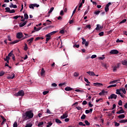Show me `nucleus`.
<instances>
[{
	"label": "nucleus",
	"mask_w": 127,
	"mask_h": 127,
	"mask_svg": "<svg viewBox=\"0 0 127 127\" xmlns=\"http://www.w3.org/2000/svg\"><path fill=\"white\" fill-rule=\"evenodd\" d=\"M87 74H88L89 76H96V74H95V72L94 71H87L86 72Z\"/></svg>",
	"instance_id": "obj_10"
},
{
	"label": "nucleus",
	"mask_w": 127,
	"mask_h": 127,
	"mask_svg": "<svg viewBox=\"0 0 127 127\" xmlns=\"http://www.w3.org/2000/svg\"><path fill=\"white\" fill-rule=\"evenodd\" d=\"M84 81L85 82H86L87 84H90V83H91L89 81L88 79L86 78V77H84Z\"/></svg>",
	"instance_id": "obj_50"
},
{
	"label": "nucleus",
	"mask_w": 127,
	"mask_h": 127,
	"mask_svg": "<svg viewBox=\"0 0 127 127\" xmlns=\"http://www.w3.org/2000/svg\"><path fill=\"white\" fill-rule=\"evenodd\" d=\"M3 75H4V72L3 71L0 72V77L3 76Z\"/></svg>",
	"instance_id": "obj_59"
},
{
	"label": "nucleus",
	"mask_w": 127,
	"mask_h": 127,
	"mask_svg": "<svg viewBox=\"0 0 127 127\" xmlns=\"http://www.w3.org/2000/svg\"><path fill=\"white\" fill-rule=\"evenodd\" d=\"M97 57V55H93L91 57V58L92 59H94V58H96Z\"/></svg>",
	"instance_id": "obj_61"
},
{
	"label": "nucleus",
	"mask_w": 127,
	"mask_h": 127,
	"mask_svg": "<svg viewBox=\"0 0 127 127\" xmlns=\"http://www.w3.org/2000/svg\"><path fill=\"white\" fill-rule=\"evenodd\" d=\"M122 64L121 63H118L117 64V65H115L113 68V71L115 72V71H117V69H119L120 67H121V65Z\"/></svg>",
	"instance_id": "obj_6"
},
{
	"label": "nucleus",
	"mask_w": 127,
	"mask_h": 127,
	"mask_svg": "<svg viewBox=\"0 0 127 127\" xmlns=\"http://www.w3.org/2000/svg\"><path fill=\"white\" fill-rule=\"evenodd\" d=\"M86 119V115L85 114H83L81 117V120H85Z\"/></svg>",
	"instance_id": "obj_43"
},
{
	"label": "nucleus",
	"mask_w": 127,
	"mask_h": 127,
	"mask_svg": "<svg viewBox=\"0 0 127 127\" xmlns=\"http://www.w3.org/2000/svg\"><path fill=\"white\" fill-rule=\"evenodd\" d=\"M45 73V70H44V68H42L41 72V75L43 76V74Z\"/></svg>",
	"instance_id": "obj_30"
},
{
	"label": "nucleus",
	"mask_w": 127,
	"mask_h": 127,
	"mask_svg": "<svg viewBox=\"0 0 127 127\" xmlns=\"http://www.w3.org/2000/svg\"><path fill=\"white\" fill-rule=\"evenodd\" d=\"M15 77V74L14 73H12V76H8L7 77V79H13Z\"/></svg>",
	"instance_id": "obj_19"
},
{
	"label": "nucleus",
	"mask_w": 127,
	"mask_h": 127,
	"mask_svg": "<svg viewBox=\"0 0 127 127\" xmlns=\"http://www.w3.org/2000/svg\"><path fill=\"white\" fill-rule=\"evenodd\" d=\"M88 106H89V107L90 108H92V107L94 106V105L91 104V102H89L88 103Z\"/></svg>",
	"instance_id": "obj_54"
},
{
	"label": "nucleus",
	"mask_w": 127,
	"mask_h": 127,
	"mask_svg": "<svg viewBox=\"0 0 127 127\" xmlns=\"http://www.w3.org/2000/svg\"><path fill=\"white\" fill-rule=\"evenodd\" d=\"M65 91H72V90H73V88L69 87V86H67L66 87L65 89H64Z\"/></svg>",
	"instance_id": "obj_20"
},
{
	"label": "nucleus",
	"mask_w": 127,
	"mask_h": 127,
	"mask_svg": "<svg viewBox=\"0 0 127 127\" xmlns=\"http://www.w3.org/2000/svg\"><path fill=\"white\" fill-rule=\"evenodd\" d=\"M48 93H49V91H45L43 92V94L45 95H47V94H48Z\"/></svg>",
	"instance_id": "obj_51"
},
{
	"label": "nucleus",
	"mask_w": 127,
	"mask_h": 127,
	"mask_svg": "<svg viewBox=\"0 0 127 127\" xmlns=\"http://www.w3.org/2000/svg\"><path fill=\"white\" fill-rule=\"evenodd\" d=\"M115 87H117V84H113V85H109L107 87V88L110 89V88H113Z\"/></svg>",
	"instance_id": "obj_25"
},
{
	"label": "nucleus",
	"mask_w": 127,
	"mask_h": 127,
	"mask_svg": "<svg viewBox=\"0 0 127 127\" xmlns=\"http://www.w3.org/2000/svg\"><path fill=\"white\" fill-rule=\"evenodd\" d=\"M78 125L79 126H81L82 127H86V125L83 124V122H79Z\"/></svg>",
	"instance_id": "obj_34"
},
{
	"label": "nucleus",
	"mask_w": 127,
	"mask_h": 127,
	"mask_svg": "<svg viewBox=\"0 0 127 127\" xmlns=\"http://www.w3.org/2000/svg\"><path fill=\"white\" fill-rule=\"evenodd\" d=\"M100 12H101V11H100V10H98V11H96L94 12V14H99L100 13Z\"/></svg>",
	"instance_id": "obj_64"
},
{
	"label": "nucleus",
	"mask_w": 127,
	"mask_h": 127,
	"mask_svg": "<svg viewBox=\"0 0 127 127\" xmlns=\"http://www.w3.org/2000/svg\"><path fill=\"white\" fill-rule=\"evenodd\" d=\"M44 124V123L43 122H40L38 125V127H41V126H43Z\"/></svg>",
	"instance_id": "obj_39"
},
{
	"label": "nucleus",
	"mask_w": 127,
	"mask_h": 127,
	"mask_svg": "<svg viewBox=\"0 0 127 127\" xmlns=\"http://www.w3.org/2000/svg\"><path fill=\"white\" fill-rule=\"evenodd\" d=\"M99 36H104V32H101L98 34Z\"/></svg>",
	"instance_id": "obj_58"
},
{
	"label": "nucleus",
	"mask_w": 127,
	"mask_h": 127,
	"mask_svg": "<svg viewBox=\"0 0 127 127\" xmlns=\"http://www.w3.org/2000/svg\"><path fill=\"white\" fill-rule=\"evenodd\" d=\"M81 39L82 40V44H85V43H86V39H84V38H82Z\"/></svg>",
	"instance_id": "obj_40"
},
{
	"label": "nucleus",
	"mask_w": 127,
	"mask_h": 127,
	"mask_svg": "<svg viewBox=\"0 0 127 127\" xmlns=\"http://www.w3.org/2000/svg\"><path fill=\"white\" fill-rule=\"evenodd\" d=\"M16 37L18 39H20L23 37V34L22 32H19L16 34Z\"/></svg>",
	"instance_id": "obj_4"
},
{
	"label": "nucleus",
	"mask_w": 127,
	"mask_h": 127,
	"mask_svg": "<svg viewBox=\"0 0 127 127\" xmlns=\"http://www.w3.org/2000/svg\"><path fill=\"white\" fill-rule=\"evenodd\" d=\"M33 112L32 110L26 112L23 115V121H27V120H30L33 118Z\"/></svg>",
	"instance_id": "obj_1"
},
{
	"label": "nucleus",
	"mask_w": 127,
	"mask_h": 127,
	"mask_svg": "<svg viewBox=\"0 0 127 127\" xmlns=\"http://www.w3.org/2000/svg\"><path fill=\"white\" fill-rule=\"evenodd\" d=\"M56 123H57V124H62V122L58 119H56Z\"/></svg>",
	"instance_id": "obj_31"
},
{
	"label": "nucleus",
	"mask_w": 127,
	"mask_h": 127,
	"mask_svg": "<svg viewBox=\"0 0 127 127\" xmlns=\"http://www.w3.org/2000/svg\"><path fill=\"white\" fill-rule=\"evenodd\" d=\"M110 53V54H119V51L117 50H112Z\"/></svg>",
	"instance_id": "obj_7"
},
{
	"label": "nucleus",
	"mask_w": 127,
	"mask_h": 127,
	"mask_svg": "<svg viewBox=\"0 0 127 127\" xmlns=\"http://www.w3.org/2000/svg\"><path fill=\"white\" fill-rule=\"evenodd\" d=\"M74 77H78V76H79V73L75 72L74 73Z\"/></svg>",
	"instance_id": "obj_62"
},
{
	"label": "nucleus",
	"mask_w": 127,
	"mask_h": 127,
	"mask_svg": "<svg viewBox=\"0 0 127 127\" xmlns=\"http://www.w3.org/2000/svg\"><path fill=\"white\" fill-rule=\"evenodd\" d=\"M94 86L95 87H101V86H103V84L99 82H96L93 83Z\"/></svg>",
	"instance_id": "obj_11"
},
{
	"label": "nucleus",
	"mask_w": 127,
	"mask_h": 127,
	"mask_svg": "<svg viewBox=\"0 0 127 127\" xmlns=\"http://www.w3.org/2000/svg\"><path fill=\"white\" fill-rule=\"evenodd\" d=\"M46 23L47 24V25H50V24H52V22L49 20H47Z\"/></svg>",
	"instance_id": "obj_24"
},
{
	"label": "nucleus",
	"mask_w": 127,
	"mask_h": 127,
	"mask_svg": "<svg viewBox=\"0 0 127 127\" xmlns=\"http://www.w3.org/2000/svg\"><path fill=\"white\" fill-rule=\"evenodd\" d=\"M115 127H119L120 126V123H118L116 122H115Z\"/></svg>",
	"instance_id": "obj_63"
},
{
	"label": "nucleus",
	"mask_w": 127,
	"mask_h": 127,
	"mask_svg": "<svg viewBox=\"0 0 127 127\" xmlns=\"http://www.w3.org/2000/svg\"><path fill=\"white\" fill-rule=\"evenodd\" d=\"M13 51H11L8 55V57H11V56H13Z\"/></svg>",
	"instance_id": "obj_22"
},
{
	"label": "nucleus",
	"mask_w": 127,
	"mask_h": 127,
	"mask_svg": "<svg viewBox=\"0 0 127 127\" xmlns=\"http://www.w3.org/2000/svg\"><path fill=\"white\" fill-rule=\"evenodd\" d=\"M125 113V111L124 109L121 110L120 111H119L118 112H117V114H124Z\"/></svg>",
	"instance_id": "obj_27"
},
{
	"label": "nucleus",
	"mask_w": 127,
	"mask_h": 127,
	"mask_svg": "<svg viewBox=\"0 0 127 127\" xmlns=\"http://www.w3.org/2000/svg\"><path fill=\"white\" fill-rule=\"evenodd\" d=\"M14 12H15V10L13 9L12 10H10L9 13H14Z\"/></svg>",
	"instance_id": "obj_57"
},
{
	"label": "nucleus",
	"mask_w": 127,
	"mask_h": 127,
	"mask_svg": "<svg viewBox=\"0 0 127 127\" xmlns=\"http://www.w3.org/2000/svg\"><path fill=\"white\" fill-rule=\"evenodd\" d=\"M101 92L102 93V95H105V94H108V91H105V90H103Z\"/></svg>",
	"instance_id": "obj_44"
},
{
	"label": "nucleus",
	"mask_w": 127,
	"mask_h": 127,
	"mask_svg": "<svg viewBox=\"0 0 127 127\" xmlns=\"http://www.w3.org/2000/svg\"><path fill=\"white\" fill-rule=\"evenodd\" d=\"M18 17H20V16L16 15V16H14L13 17V18L14 19H17V18H18Z\"/></svg>",
	"instance_id": "obj_60"
},
{
	"label": "nucleus",
	"mask_w": 127,
	"mask_h": 127,
	"mask_svg": "<svg viewBox=\"0 0 127 127\" xmlns=\"http://www.w3.org/2000/svg\"><path fill=\"white\" fill-rule=\"evenodd\" d=\"M66 118H68V111H66L63 115L61 117V120H64V119H66Z\"/></svg>",
	"instance_id": "obj_3"
},
{
	"label": "nucleus",
	"mask_w": 127,
	"mask_h": 127,
	"mask_svg": "<svg viewBox=\"0 0 127 127\" xmlns=\"http://www.w3.org/2000/svg\"><path fill=\"white\" fill-rule=\"evenodd\" d=\"M10 8H17V5L16 4L14 5L12 2L10 3V5L9 6Z\"/></svg>",
	"instance_id": "obj_13"
},
{
	"label": "nucleus",
	"mask_w": 127,
	"mask_h": 127,
	"mask_svg": "<svg viewBox=\"0 0 127 127\" xmlns=\"http://www.w3.org/2000/svg\"><path fill=\"white\" fill-rule=\"evenodd\" d=\"M118 96L115 94H112L110 95V97H108L109 100L110 99H117Z\"/></svg>",
	"instance_id": "obj_8"
},
{
	"label": "nucleus",
	"mask_w": 127,
	"mask_h": 127,
	"mask_svg": "<svg viewBox=\"0 0 127 127\" xmlns=\"http://www.w3.org/2000/svg\"><path fill=\"white\" fill-rule=\"evenodd\" d=\"M32 127V124L29 123V124H27L25 127Z\"/></svg>",
	"instance_id": "obj_38"
},
{
	"label": "nucleus",
	"mask_w": 127,
	"mask_h": 127,
	"mask_svg": "<svg viewBox=\"0 0 127 127\" xmlns=\"http://www.w3.org/2000/svg\"><path fill=\"white\" fill-rule=\"evenodd\" d=\"M5 9L6 10V12H10V8L7 7L5 8Z\"/></svg>",
	"instance_id": "obj_32"
},
{
	"label": "nucleus",
	"mask_w": 127,
	"mask_h": 127,
	"mask_svg": "<svg viewBox=\"0 0 127 127\" xmlns=\"http://www.w3.org/2000/svg\"><path fill=\"white\" fill-rule=\"evenodd\" d=\"M119 123L120 124H125V123H127V119L120 121Z\"/></svg>",
	"instance_id": "obj_21"
},
{
	"label": "nucleus",
	"mask_w": 127,
	"mask_h": 127,
	"mask_svg": "<svg viewBox=\"0 0 127 127\" xmlns=\"http://www.w3.org/2000/svg\"><path fill=\"white\" fill-rule=\"evenodd\" d=\"M120 91L121 92H123V93H124L125 95L127 94V91L126 90V88H123V87L120 88Z\"/></svg>",
	"instance_id": "obj_15"
},
{
	"label": "nucleus",
	"mask_w": 127,
	"mask_h": 127,
	"mask_svg": "<svg viewBox=\"0 0 127 127\" xmlns=\"http://www.w3.org/2000/svg\"><path fill=\"white\" fill-rule=\"evenodd\" d=\"M127 21V19H123L122 21H121L120 23V24L121 23H125V22H126Z\"/></svg>",
	"instance_id": "obj_56"
},
{
	"label": "nucleus",
	"mask_w": 127,
	"mask_h": 127,
	"mask_svg": "<svg viewBox=\"0 0 127 127\" xmlns=\"http://www.w3.org/2000/svg\"><path fill=\"white\" fill-rule=\"evenodd\" d=\"M126 118V116L124 114H121L118 116V119H125Z\"/></svg>",
	"instance_id": "obj_18"
},
{
	"label": "nucleus",
	"mask_w": 127,
	"mask_h": 127,
	"mask_svg": "<svg viewBox=\"0 0 127 127\" xmlns=\"http://www.w3.org/2000/svg\"><path fill=\"white\" fill-rule=\"evenodd\" d=\"M116 94H117V95H121V93L120 88L119 89L116 90Z\"/></svg>",
	"instance_id": "obj_29"
},
{
	"label": "nucleus",
	"mask_w": 127,
	"mask_h": 127,
	"mask_svg": "<svg viewBox=\"0 0 127 127\" xmlns=\"http://www.w3.org/2000/svg\"><path fill=\"white\" fill-rule=\"evenodd\" d=\"M53 10H54V8L53 7H52L50 9V10H49V12H48L49 14H48V15L47 16H48V17H49V16H50V13H51V12H52V11H53Z\"/></svg>",
	"instance_id": "obj_16"
},
{
	"label": "nucleus",
	"mask_w": 127,
	"mask_h": 127,
	"mask_svg": "<svg viewBox=\"0 0 127 127\" xmlns=\"http://www.w3.org/2000/svg\"><path fill=\"white\" fill-rule=\"evenodd\" d=\"M91 25H87L85 26V28H88V29H91Z\"/></svg>",
	"instance_id": "obj_55"
},
{
	"label": "nucleus",
	"mask_w": 127,
	"mask_h": 127,
	"mask_svg": "<svg viewBox=\"0 0 127 127\" xmlns=\"http://www.w3.org/2000/svg\"><path fill=\"white\" fill-rule=\"evenodd\" d=\"M26 23H27V21H25L23 23L22 22L20 23L19 24L20 27H23V26H24V25H25Z\"/></svg>",
	"instance_id": "obj_17"
},
{
	"label": "nucleus",
	"mask_w": 127,
	"mask_h": 127,
	"mask_svg": "<svg viewBox=\"0 0 127 127\" xmlns=\"http://www.w3.org/2000/svg\"><path fill=\"white\" fill-rule=\"evenodd\" d=\"M27 49H28V47H27V44L25 43L24 50L25 51H27Z\"/></svg>",
	"instance_id": "obj_41"
},
{
	"label": "nucleus",
	"mask_w": 127,
	"mask_h": 127,
	"mask_svg": "<svg viewBox=\"0 0 127 127\" xmlns=\"http://www.w3.org/2000/svg\"><path fill=\"white\" fill-rule=\"evenodd\" d=\"M84 123L85 124V125H86V126H90V123H89V122L87 120H85L84 121Z\"/></svg>",
	"instance_id": "obj_45"
},
{
	"label": "nucleus",
	"mask_w": 127,
	"mask_h": 127,
	"mask_svg": "<svg viewBox=\"0 0 127 127\" xmlns=\"http://www.w3.org/2000/svg\"><path fill=\"white\" fill-rule=\"evenodd\" d=\"M96 30H100V25L97 24V27L95 28Z\"/></svg>",
	"instance_id": "obj_53"
},
{
	"label": "nucleus",
	"mask_w": 127,
	"mask_h": 127,
	"mask_svg": "<svg viewBox=\"0 0 127 127\" xmlns=\"http://www.w3.org/2000/svg\"><path fill=\"white\" fill-rule=\"evenodd\" d=\"M24 17L25 19H28V14H27V13H25L24 14Z\"/></svg>",
	"instance_id": "obj_36"
},
{
	"label": "nucleus",
	"mask_w": 127,
	"mask_h": 127,
	"mask_svg": "<svg viewBox=\"0 0 127 127\" xmlns=\"http://www.w3.org/2000/svg\"><path fill=\"white\" fill-rule=\"evenodd\" d=\"M123 65H124L125 66H127V60H125L122 62Z\"/></svg>",
	"instance_id": "obj_28"
},
{
	"label": "nucleus",
	"mask_w": 127,
	"mask_h": 127,
	"mask_svg": "<svg viewBox=\"0 0 127 127\" xmlns=\"http://www.w3.org/2000/svg\"><path fill=\"white\" fill-rule=\"evenodd\" d=\"M58 31H54L53 32H51V33H50L51 35H53L54 34H55V33H57Z\"/></svg>",
	"instance_id": "obj_42"
},
{
	"label": "nucleus",
	"mask_w": 127,
	"mask_h": 127,
	"mask_svg": "<svg viewBox=\"0 0 127 127\" xmlns=\"http://www.w3.org/2000/svg\"><path fill=\"white\" fill-rule=\"evenodd\" d=\"M16 97H18L20 96L21 97H23L24 96V91L23 90H19L17 93L15 94Z\"/></svg>",
	"instance_id": "obj_2"
},
{
	"label": "nucleus",
	"mask_w": 127,
	"mask_h": 127,
	"mask_svg": "<svg viewBox=\"0 0 127 127\" xmlns=\"http://www.w3.org/2000/svg\"><path fill=\"white\" fill-rule=\"evenodd\" d=\"M1 119H2V120H3V122H6V119H5V118H4V117H3V116H0Z\"/></svg>",
	"instance_id": "obj_49"
},
{
	"label": "nucleus",
	"mask_w": 127,
	"mask_h": 127,
	"mask_svg": "<svg viewBox=\"0 0 127 127\" xmlns=\"http://www.w3.org/2000/svg\"><path fill=\"white\" fill-rule=\"evenodd\" d=\"M10 59V58L8 57V56L6 57V58H4V61H9Z\"/></svg>",
	"instance_id": "obj_37"
},
{
	"label": "nucleus",
	"mask_w": 127,
	"mask_h": 127,
	"mask_svg": "<svg viewBox=\"0 0 127 127\" xmlns=\"http://www.w3.org/2000/svg\"><path fill=\"white\" fill-rule=\"evenodd\" d=\"M40 39L43 40L44 39V38L43 37H38L35 39V41H37V40H39Z\"/></svg>",
	"instance_id": "obj_23"
},
{
	"label": "nucleus",
	"mask_w": 127,
	"mask_h": 127,
	"mask_svg": "<svg viewBox=\"0 0 127 127\" xmlns=\"http://www.w3.org/2000/svg\"><path fill=\"white\" fill-rule=\"evenodd\" d=\"M13 127H17V122H15L13 124Z\"/></svg>",
	"instance_id": "obj_52"
},
{
	"label": "nucleus",
	"mask_w": 127,
	"mask_h": 127,
	"mask_svg": "<svg viewBox=\"0 0 127 127\" xmlns=\"http://www.w3.org/2000/svg\"><path fill=\"white\" fill-rule=\"evenodd\" d=\"M116 42L117 43H121L122 42H124V40H120L119 39H118L116 41Z\"/></svg>",
	"instance_id": "obj_35"
},
{
	"label": "nucleus",
	"mask_w": 127,
	"mask_h": 127,
	"mask_svg": "<svg viewBox=\"0 0 127 127\" xmlns=\"http://www.w3.org/2000/svg\"><path fill=\"white\" fill-rule=\"evenodd\" d=\"M52 125H53V123H52V122H49L48 123V125H47L46 127H51V126H52Z\"/></svg>",
	"instance_id": "obj_33"
},
{
	"label": "nucleus",
	"mask_w": 127,
	"mask_h": 127,
	"mask_svg": "<svg viewBox=\"0 0 127 127\" xmlns=\"http://www.w3.org/2000/svg\"><path fill=\"white\" fill-rule=\"evenodd\" d=\"M29 8H32V9H34V7H33V4H31L29 5Z\"/></svg>",
	"instance_id": "obj_48"
},
{
	"label": "nucleus",
	"mask_w": 127,
	"mask_h": 127,
	"mask_svg": "<svg viewBox=\"0 0 127 127\" xmlns=\"http://www.w3.org/2000/svg\"><path fill=\"white\" fill-rule=\"evenodd\" d=\"M112 4V3L111 2H109L108 4H106L105 7V10L106 12H108V11L109 10V7H110V5Z\"/></svg>",
	"instance_id": "obj_5"
},
{
	"label": "nucleus",
	"mask_w": 127,
	"mask_h": 127,
	"mask_svg": "<svg viewBox=\"0 0 127 127\" xmlns=\"http://www.w3.org/2000/svg\"><path fill=\"white\" fill-rule=\"evenodd\" d=\"M120 81H121V80L120 79L113 80V81H110L109 84L111 85V84H116V83H118L120 82Z\"/></svg>",
	"instance_id": "obj_9"
},
{
	"label": "nucleus",
	"mask_w": 127,
	"mask_h": 127,
	"mask_svg": "<svg viewBox=\"0 0 127 127\" xmlns=\"http://www.w3.org/2000/svg\"><path fill=\"white\" fill-rule=\"evenodd\" d=\"M46 37H47L46 38V41H49L50 40V39L51 38V35H50V33L46 35Z\"/></svg>",
	"instance_id": "obj_12"
},
{
	"label": "nucleus",
	"mask_w": 127,
	"mask_h": 127,
	"mask_svg": "<svg viewBox=\"0 0 127 127\" xmlns=\"http://www.w3.org/2000/svg\"><path fill=\"white\" fill-rule=\"evenodd\" d=\"M33 6L34 7H39V4L36 3L33 4Z\"/></svg>",
	"instance_id": "obj_46"
},
{
	"label": "nucleus",
	"mask_w": 127,
	"mask_h": 127,
	"mask_svg": "<svg viewBox=\"0 0 127 127\" xmlns=\"http://www.w3.org/2000/svg\"><path fill=\"white\" fill-rule=\"evenodd\" d=\"M33 39H34V38H32L27 40V42H29V45H31V43H32V42H33Z\"/></svg>",
	"instance_id": "obj_14"
},
{
	"label": "nucleus",
	"mask_w": 127,
	"mask_h": 127,
	"mask_svg": "<svg viewBox=\"0 0 127 127\" xmlns=\"http://www.w3.org/2000/svg\"><path fill=\"white\" fill-rule=\"evenodd\" d=\"M118 105L119 106H123V101H122V100H119V102H118Z\"/></svg>",
	"instance_id": "obj_47"
},
{
	"label": "nucleus",
	"mask_w": 127,
	"mask_h": 127,
	"mask_svg": "<svg viewBox=\"0 0 127 127\" xmlns=\"http://www.w3.org/2000/svg\"><path fill=\"white\" fill-rule=\"evenodd\" d=\"M19 42V40H15L13 42L10 43V44H15V43H18Z\"/></svg>",
	"instance_id": "obj_26"
}]
</instances>
